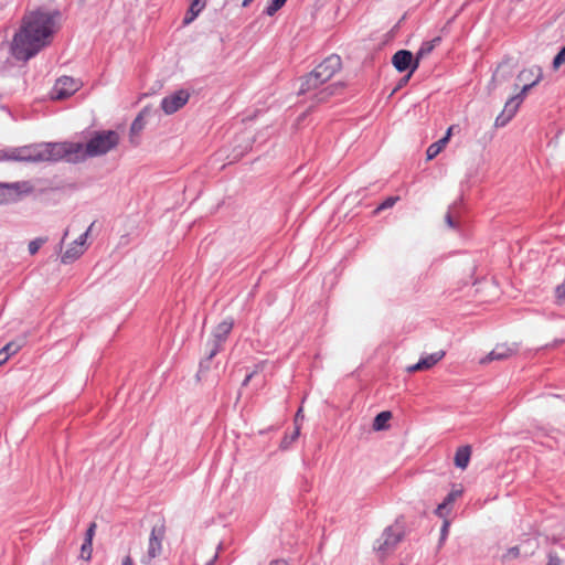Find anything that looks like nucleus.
<instances>
[{
	"instance_id": "f257e3e1",
	"label": "nucleus",
	"mask_w": 565,
	"mask_h": 565,
	"mask_svg": "<svg viewBox=\"0 0 565 565\" xmlns=\"http://www.w3.org/2000/svg\"><path fill=\"white\" fill-rule=\"evenodd\" d=\"M119 143V135L114 130L95 132L86 145L79 142L38 143L0 151L1 160L53 162L83 161L88 157L106 154Z\"/></svg>"
},
{
	"instance_id": "f03ea898",
	"label": "nucleus",
	"mask_w": 565,
	"mask_h": 565,
	"mask_svg": "<svg viewBox=\"0 0 565 565\" xmlns=\"http://www.w3.org/2000/svg\"><path fill=\"white\" fill-rule=\"evenodd\" d=\"M55 18V14L43 11L26 13L12 40L13 56L28 61L49 45L57 29Z\"/></svg>"
},
{
	"instance_id": "7ed1b4c3",
	"label": "nucleus",
	"mask_w": 565,
	"mask_h": 565,
	"mask_svg": "<svg viewBox=\"0 0 565 565\" xmlns=\"http://www.w3.org/2000/svg\"><path fill=\"white\" fill-rule=\"evenodd\" d=\"M543 77V72L540 66H531L523 68L516 76V79L522 84V89L519 94L510 97L501 114L495 118V126L502 127L507 125L516 114L519 107L524 100L526 93L535 85H537Z\"/></svg>"
},
{
	"instance_id": "20e7f679",
	"label": "nucleus",
	"mask_w": 565,
	"mask_h": 565,
	"mask_svg": "<svg viewBox=\"0 0 565 565\" xmlns=\"http://www.w3.org/2000/svg\"><path fill=\"white\" fill-rule=\"evenodd\" d=\"M341 66L342 62L339 55L332 54L326 57L313 71L302 78L299 93L306 94L318 89L331 79L341 70Z\"/></svg>"
},
{
	"instance_id": "39448f33",
	"label": "nucleus",
	"mask_w": 565,
	"mask_h": 565,
	"mask_svg": "<svg viewBox=\"0 0 565 565\" xmlns=\"http://www.w3.org/2000/svg\"><path fill=\"white\" fill-rule=\"evenodd\" d=\"M403 536V526L395 523L384 530L381 537L376 541L374 548L381 557H384L396 547Z\"/></svg>"
},
{
	"instance_id": "423d86ee",
	"label": "nucleus",
	"mask_w": 565,
	"mask_h": 565,
	"mask_svg": "<svg viewBox=\"0 0 565 565\" xmlns=\"http://www.w3.org/2000/svg\"><path fill=\"white\" fill-rule=\"evenodd\" d=\"M233 329V320L232 319H225L221 321L215 329L213 330L211 340L207 342V359L212 360L217 352L222 349L223 344L225 343L228 334L231 333Z\"/></svg>"
},
{
	"instance_id": "0eeeda50",
	"label": "nucleus",
	"mask_w": 565,
	"mask_h": 565,
	"mask_svg": "<svg viewBox=\"0 0 565 565\" xmlns=\"http://www.w3.org/2000/svg\"><path fill=\"white\" fill-rule=\"evenodd\" d=\"M166 531H167V529H166L164 522L156 524L152 527V530L150 532V536H149L147 554L142 558L143 563H149L151 559H153L154 557H157L161 554L162 542L166 537Z\"/></svg>"
},
{
	"instance_id": "6e6552de",
	"label": "nucleus",
	"mask_w": 565,
	"mask_h": 565,
	"mask_svg": "<svg viewBox=\"0 0 565 565\" xmlns=\"http://www.w3.org/2000/svg\"><path fill=\"white\" fill-rule=\"evenodd\" d=\"M82 87L79 79L62 76L60 77L53 87L52 98L64 99L75 94Z\"/></svg>"
},
{
	"instance_id": "1a4fd4ad",
	"label": "nucleus",
	"mask_w": 565,
	"mask_h": 565,
	"mask_svg": "<svg viewBox=\"0 0 565 565\" xmlns=\"http://www.w3.org/2000/svg\"><path fill=\"white\" fill-rule=\"evenodd\" d=\"M189 98L190 94L184 89H180L164 97L161 102V108L167 115L174 114L188 103Z\"/></svg>"
},
{
	"instance_id": "9d476101",
	"label": "nucleus",
	"mask_w": 565,
	"mask_h": 565,
	"mask_svg": "<svg viewBox=\"0 0 565 565\" xmlns=\"http://www.w3.org/2000/svg\"><path fill=\"white\" fill-rule=\"evenodd\" d=\"M90 227L87 228L86 232L79 235L77 239L74 241V243L63 253L61 260L63 264H70L76 260L86 249V238L88 235V231Z\"/></svg>"
},
{
	"instance_id": "9b49d317",
	"label": "nucleus",
	"mask_w": 565,
	"mask_h": 565,
	"mask_svg": "<svg viewBox=\"0 0 565 565\" xmlns=\"http://www.w3.org/2000/svg\"><path fill=\"white\" fill-rule=\"evenodd\" d=\"M414 62H415V58H414L412 52L407 51V50H399L392 57V63L398 72H404V71L411 68V72H409L407 78H409L412 73L415 71V70H413Z\"/></svg>"
},
{
	"instance_id": "f8f14e48",
	"label": "nucleus",
	"mask_w": 565,
	"mask_h": 565,
	"mask_svg": "<svg viewBox=\"0 0 565 565\" xmlns=\"http://www.w3.org/2000/svg\"><path fill=\"white\" fill-rule=\"evenodd\" d=\"M445 356L444 351H437L429 355L422 358L416 364L406 367L408 373L426 371L436 365Z\"/></svg>"
},
{
	"instance_id": "ddd939ff",
	"label": "nucleus",
	"mask_w": 565,
	"mask_h": 565,
	"mask_svg": "<svg viewBox=\"0 0 565 565\" xmlns=\"http://www.w3.org/2000/svg\"><path fill=\"white\" fill-rule=\"evenodd\" d=\"M518 351L516 345H508V344H498L488 356L482 360V363L493 361V360H504L512 355H514Z\"/></svg>"
},
{
	"instance_id": "4468645a",
	"label": "nucleus",
	"mask_w": 565,
	"mask_h": 565,
	"mask_svg": "<svg viewBox=\"0 0 565 565\" xmlns=\"http://www.w3.org/2000/svg\"><path fill=\"white\" fill-rule=\"evenodd\" d=\"M456 128V126H450L447 131H446V135L439 139L438 141L431 143L428 148H427V151H426V157H427V160H433L434 158H436L445 148L446 146L448 145L450 138H451V135H452V131L454 129Z\"/></svg>"
},
{
	"instance_id": "2eb2a0df",
	"label": "nucleus",
	"mask_w": 565,
	"mask_h": 565,
	"mask_svg": "<svg viewBox=\"0 0 565 565\" xmlns=\"http://www.w3.org/2000/svg\"><path fill=\"white\" fill-rule=\"evenodd\" d=\"M462 494V488L461 487H455L452 490L448 493L446 499L438 504L436 509V514L440 518H445L449 514L450 505L455 502V500Z\"/></svg>"
},
{
	"instance_id": "dca6fc26",
	"label": "nucleus",
	"mask_w": 565,
	"mask_h": 565,
	"mask_svg": "<svg viewBox=\"0 0 565 565\" xmlns=\"http://www.w3.org/2000/svg\"><path fill=\"white\" fill-rule=\"evenodd\" d=\"M441 39L439 36L424 42L419 50L416 53L415 62L413 65V70H416L419 65V61L424 57H426L428 54L431 53V51L440 43Z\"/></svg>"
},
{
	"instance_id": "f3484780",
	"label": "nucleus",
	"mask_w": 565,
	"mask_h": 565,
	"mask_svg": "<svg viewBox=\"0 0 565 565\" xmlns=\"http://www.w3.org/2000/svg\"><path fill=\"white\" fill-rule=\"evenodd\" d=\"M470 457H471V447L470 446L466 445V446L459 447L456 450L455 458H454L455 466L465 470L469 465Z\"/></svg>"
},
{
	"instance_id": "a211bd4d",
	"label": "nucleus",
	"mask_w": 565,
	"mask_h": 565,
	"mask_svg": "<svg viewBox=\"0 0 565 565\" xmlns=\"http://www.w3.org/2000/svg\"><path fill=\"white\" fill-rule=\"evenodd\" d=\"M206 0H192L190 8L183 19V24H190L195 20L200 12L205 8Z\"/></svg>"
},
{
	"instance_id": "6ab92c4d",
	"label": "nucleus",
	"mask_w": 565,
	"mask_h": 565,
	"mask_svg": "<svg viewBox=\"0 0 565 565\" xmlns=\"http://www.w3.org/2000/svg\"><path fill=\"white\" fill-rule=\"evenodd\" d=\"M392 418L391 412H381L377 414L373 422V429L379 431L387 427V422Z\"/></svg>"
},
{
	"instance_id": "aec40b11",
	"label": "nucleus",
	"mask_w": 565,
	"mask_h": 565,
	"mask_svg": "<svg viewBox=\"0 0 565 565\" xmlns=\"http://www.w3.org/2000/svg\"><path fill=\"white\" fill-rule=\"evenodd\" d=\"M340 89H342L341 84H332L319 90L316 97L318 102H326Z\"/></svg>"
},
{
	"instance_id": "412c9836",
	"label": "nucleus",
	"mask_w": 565,
	"mask_h": 565,
	"mask_svg": "<svg viewBox=\"0 0 565 565\" xmlns=\"http://www.w3.org/2000/svg\"><path fill=\"white\" fill-rule=\"evenodd\" d=\"M287 0H269L268 6L265 9V13L273 17L279 9H281Z\"/></svg>"
},
{
	"instance_id": "4be33fe9",
	"label": "nucleus",
	"mask_w": 565,
	"mask_h": 565,
	"mask_svg": "<svg viewBox=\"0 0 565 565\" xmlns=\"http://www.w3.org/2000/svg\"><path fill=\"white\" fill-rule=\"evenodd\" d=\"M399 200V196H388L386 198L374 211L373 214L376 215L381 211L393 207L396 202Z\"/></svg>"
},
{
	"instance_id": "5701e85b",
	"label": "nucleus",
	"mask_w": 565,
	"mask_h": 565,
	"mask_svg": "<svg viewBox=\"0 0 565 565\" xmlns=\"http://www.w3.org/2000/svg\"><path fill=\"white\" fill-rule=\"evenodd\" d=\"M522 546L524 547V555L530 556L533 555L539 547V542L536 539H527L522 543Z\"/></svg>"
},
{
	"instance_id": "b1692460",
	"label": "nucleus",
	"mask_w": 565,
	"mask_h": 565,
	"mask_svg": "<svg viewBox=\"0 0 565 565\" xmlns=\"http://www.w3.org/2000/svg\"><path fill=\"white\" fill-rule=\"evenodd\" d=\"M93 552V542L84 541L81 547V557L85 561H89Z\"/></svg>"
},
{
	"instance_id": "393cba45",
	"label": "nucleus",
	"mask_w": 565,
	"mask_h": 565,
	"mask_svg": "<svg viewBox=\"0 0 565 565\" xmlns=\"http://www.w3.org/2000/svg\"><path fill=\"white\" fill-rule=\"evenodd\" d=\"M46 242L45 237H39L29 243V252L31 255H34L38 253V250L41 248V246Z\"/></svg>"
},
{
	"instance_id": "a878e982",
	"label": "nucleus",
	"mask_w": 565,
	"mask_h": 565,
	"mask_svg": "<svg viewBox=\"0 0 565 565\" xmlns=\"http://www.w3.org/2000/svg\"><path fill=\"white\" fill-rule=\"evenodd\" d=\"M142 129H143V120L141 117H137L130 127V132H131V135H138Z\"/></svg>"
},
{
	"instance_id": "bb28decb",
	"label": "nucleus",
	"mask_w": 565,
	"mask_h": 565,
	"mask_svg": "<svg viewBox=\"0 0 565 565\" xmlns=\"http://www.w3.org/2000/svg\"><path fill=\"white\" fill-rule=\"evenodd\" d=\"M565 63V46L561 49L557 55L554 57L553 66L554 68H558L562 64Z\"/></svg>"
},
{
	"instance_id": "cd10ccee",
	"label": "nucleus",
	"mask_w": 565,
	"mask_h": 565,
	"mask_svg": "<svg viewBox=\"0 0 565 565\" xmlns=\"http://www.w3.org/2000/svg\"><path fill=\"white\" fill-rule=\"evenodd\" d=\"M555 297L558 303L565 302V284H562L555 289Z\"/></svg>"
},
{
	"instance_id": "c85d7f7f",
	"label": "nucleus",
	"mask_w": 565,
	"mask_h": 565,
	"mask_svg": "<svg viewBox=\"0 0 565 565\" xmlns=\"http://www.w3.org/2000/svg\"><path fill=\"white\" fill-rule=\"evenodd\" d=\"M521 554V546H513L508 550L507 554L504 555V558L511 559L516 558Z\"/></svg>"
},
{
	"instance_id": "c756f323",
	"label": "nucleus",
	"mask_w": 565,
	"mask_h": 565,
	"mask_svg": "<svg viewBox=\"0 0 565 565\" xmlns=\"http://www.w3.org/2000/svg\"><path fill=\"white\" fill-rule=\"evenodd\" d=\"M20 347L18 344H15L14 342H10L8 344H6L1 351L2 352H6V353H10L11 354H14L19 351Z\"/></svg>"
},
{
	"instance_id": "7c9ffc66",
	"label": "nucleus",
	"mask_w": 565,
	"mask_h": 565,
	"mask_svg": "<svg viewBox=\"0 0 565 565\" xmlns=\"http://www.w3.org/2000/svg\"><path fill=\"white\" fill-rule=\"evenodd\" d=\"M96 527H97V525L95 522L90 523V525L88 526V529L86 531L85 541L93 542V537L95 535Z\"/></svg>"
},
{
	"instance_id": "2f4dec72",
	"label": "nucleus",
	"mask_w": 565,
	"mask_h": 565,
	"mask_svg": "<svg viewBox=\"0 0 565 565\" xmlns=\"http://www.w3.org/2000/svg\"><path fill=\"white\" fill-rule=\"evenodd\" d=\"M562 561L556 554H548V562L546 565H561Z\"/></svg>"
},
{
	"instance_id": "473e14b6",
	"label": "nucleus",
	"mask_w": 565,
	"mask_h": 565,
	"mask_svg": "<svg viewBox=\"0 0 565 565\" xmlns=\"http://www.w3.org/2000/svg\"><path fill=\"white\" fill-rule=\"evenodd\" d=\"M444 523H443V526H441V541H444L448 534V530H449V521L446 519V516L444 518Z\"/></svg>"
},
{
	"instance_id": "72a5a7b5",
	"label": "nucleus",
	"mask_w": 565,
	"mask_h": 565,
	"mask_svg": "<svg viewBox=\"0 0 565 565\" xmlns=\"http://www.w3.org/2000/svg\"><path fill=\"white\" fill-rule=\"evenodd\" d=\"M504 79V75L502 73V66H499L492 76V82Z\"/></svg>"
},
{
	"instance_id": "f704fd0d",
	"label": "nucleus",
	"mask_w": 565,
	"mask_h": 565,
	"mask_svg": "<svg viewBox=\"0 0 565 565\" xmlns=\"http://www.w3.org/2000/svg\"><path fill=\"white\" fill-rule=\"evenodd\" d=\"M10 358V353L2 352L0 350V365L4 364Z\"/></svg>"
},
{
	"instance_id": "c9c22d12",
	"label": "nucleus",
	"mask_w": 565,
	"mask_h": 565,
	"mask_svg": "<svg viewBox=\"0 0 565 565\" xmlns=\"http://www.w3.org/2000/svg\"><path fill=\"white\" fill-rule=\"evenodd\" d=\"M445 221H446V223H447V225H448V226H450V227H454V226H455L454 221H452V217H451V215H450V214H447V215H446Z\"/></svg>"
},
{
	"instance_id": "e433bc0d",
	"label": "nucleus",
	"mask_w": 565,
	"mask_h": 565,
	"mask_svg": "<svg viewBox=\"0 0 565 565\" xmlns=\"http://www.w3.org/2000/svg\"><path fill=\"white\" fill-rule=\"evenodd\" d=\"M121 565H134L132 558L130 556H126Z\"/></svg>"
},
{
	"instance_id": "4c0bfd02",
	"label": "nucleus",
	"mask_w": 565,
	"mask_h": 565,
	"mask_svg": "<svg viewBox=\"0 0 565 565\" xmlns=\"http://www.w3.org/2000/svg\"><path fill=\"white\" fill-rule=\"evenodd\" d=\"M253 375H254V373H250V374H248V375L245 377V380L243 381V385H244V386H246V385L249 383V381H250V379L253 377Z\"/></svg>"
},
{
	"instance_id": "58836bf2",
	"label": "nucleus",
	"mask_w": 565,
	"mask_h": 565,
	"mask_svg": "<svg viewBox=\"0 0 565 565\" xmlns=\"http://www.w3.org/2000/svg\"><path fill=\"white\" fill-rule=\"evenodd\" d=\"M252 2H253V0H243V2H242V7L246 8V7H248Z\"/></svg>"
},
{
	"instance_id": "ea45409f",
	"label": "nucleus",
	"mask_w": 565,
	"mask_h": 565,
	"mask_svg": "<svg viewBox=\"0 0 565 565\" xmlns=\"http://www.w3.org/2000/svg\"><path fill=\"white\" fill-rule=\"evenodd\" d=\"M301 413H302V408H299L297 414H296V419H295L296 423L298 422L299 417H302Z\"/></svg>"
},
{
	"instance_id": "a19ab883",
	"label": "nucleus",
	"mask_w": 565,
	"mask_h": 565,
	"mask_svg": "<svg viewBox=\"0 0 565 565\" xmlns=\"http://www.w3.org/2000/svg\"><path fill=\"white\" fill-rule=\"evenodd\" d=\"M270 565H287L284 561H274Z\"/></svg>"
},
{
	"instance_id": "79ce46f5",
	"label": "nucleus",
	"mask_w": 565,
	"mask_h": 565,
	"mask_svg": "<svg viewBox=\"0 0 565 565\" xmlns=\"http://www.w3.org/2000/svg\"><path fill=\"white\" fill-rule=\"evenodd\" d=\"M298 436H299V427H296V430H295L291 439L295 440Z\"/></svg>"
}]
</instances>
